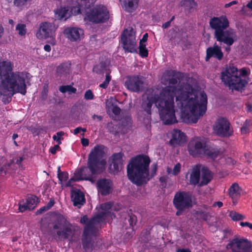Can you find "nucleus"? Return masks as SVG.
I'll use <instances>...</instances> for the list:
<instances>
[{
  "instance_id": "nucleus-1",
  "label": "nucleus",
  "mask_w": 252,
  "mask_h": 252,
  "mask_svg": "<svg viewBox=\"0 0 252 252\" xmlns=\"http://www.w3.org/2000/svg\"><path fill=\"white\" fill-rule=\"evenodd\" d=\"M180 101L182 109L181 118L186 123H196L203 116L207 110V96L201 92L200 97L192 86L185 83L175 86H167L162 89V98L158 104L159 116L163 123L171 125L178 122L174 109V97Z\"/></svg>"
},
{
  "instance_id": "nucleus-2",
  "label": "nucleus",
  "mask_w": 252,
  "mask_h": 252,
  "mask_svg": "<svg viewBox=\"0 0 252 252\" xmlns=\"http://www.w3.org/2000/svg\"><path fill=\"white\" fill-rule=\"evenodd\" d=\"M151 162L147 156L138 155L132 158L127 166V175L128 179L134 184L141 186L146 184L157 172L158 165L154 163L151 167V175L149 165Z\"/></svg>"
},
{
  "instance_id": "nucleus-3",
  "label": "nucleus",
  "mask_w": 252,
  "mask_h": 252,
  "mask_svg": "<svg viewBox=\"0 0 252 252\" xmlns=\"http://www.w3.org/2000/svg\"><path fill=\"white\" fill-rule=\"evenodd\" d=\"M105 147L101 144L95 145L89 154L87 165L83 166L74 173L75 181H92L93 177L100 174L104 169L105 160L103 159Z\"/></svg>"
},
{
  "instance_id": "nucleus-4",
  "label": "nucleus",
  "mask_w": 252,
  "mask_h": 252,
  "mask_svg": "<svg viewBox=\"0 0 252 252\" xmlns=\"http://www.w3.org/2000/svg\"><path fill=\"white\" fill-rule=\"evenodd\" d=\"M27 77L26 72L15 71L2 79L0 85V94L3 96L2 101L4 104L9 103L13 95L17 93L26 94Z\"/></svg>"
},
{
  "instance_id": "nucleus-5",
  "label": "nucleus",
  "mask_w": 252,
  "mask_h": 252,
  "mask_svg": "<svg viewBox=\"0 0 252 252\" xmlns=\"http://www.w3.org/2000/svg\"><path fill=\"white\" fill-rule=\"evenodd\" d=\"M209 25L215 31L214 36L217 41L228 46H231L236 40V35L232 30H226L229 22L226 16L214 17L210 19Z\"/></svg>"
},
{
  "instance_id": "nucleus-6",
  "label": "nucleus",
  "mask_w": 252,
  "mask_h": 252,
  "mask_svg": "<svg viewBox=\"0 0 252 252\" xmlns=\"http://www.w3.org/2000/svg\"><path fill=\"white\" fill-rule=\"evenodd\" d=\"M247 75V71L245 68L238 70L233 66H230L221 73V79L230 89L239 91L248 84V81L246 79Z\"/></svg>"
},
{
  "instance_id": "nucleus-7",
  "label": "nucleus",
  "mask_w": 252,
  "mask_h": 252,
  "mask_svg": "<svg viewBox=\"0 0 252 252\" xmlns=\"http://www.w3.org/2000/svg\"><path fill=\"white\" fill-rule=\"evenodd\" d=\"M173 204L177 210L176 215H182L186 209L193 206L192 193L189 191L181 190L176 192L173 199Z\"/></svg>"
},
{
  "instance_id": "nucleus-8",
  "label": "nucleus",
  "mask_w": 252,
  "mask_h": 252,
  "mask_svg": "<svg viewBox=\"0 0 252 252\" xmlns=\"http://www.w3.org/2000/svg\"><path fill=\"white\" fill-rule=\"evenodd\" d=\"M53 224V229L58 230L56 232L57 235L61 239L66 240L73 233L72 223L61 214L56 216Z\"/></svg>"
},
{
  "instance_id": "nucleus-9",
  "label": "nucleus",
  "mask_w": 252,
  "mask_h": 252,
  "mask_svg": "<svg viewBox=\"0 0 252 252\" xmlns=\"http://www.w3.org/2000/svg\"><path fill=\"white\" fill-rule=\"evenodd\" d=\"M88 20L94 24L106 22L109 19V12L107 8L102 4H97L87 13Z\"/></svg>"
},
{
  "instance_id": "nucleus-10",
  "label": "nucleus",
  "mask_w": 252,
  "mask_h": 252,
  "mask_svg": "<svg viewBox=\"0 0 252 252\" xmlns=\"http://www.w3.org/2000/svg\"><path fill=\"white\" fill-rule=\"evenodd\" d=\"M95 232V227L92 221L85 226L81 238L82 248L86 252H91L94 249L93 236Z\"/></svg>"
},
{
  "instance_id": "nucleus-11",
  "label": "nucleus",
  "mask_w": 252,
  "mask_h": 252,
  "mask_svg": "<svg viewBox=\"0 0 252 252\" xmlns=\"http://www.w3.org/2000/svg\"><path fill=\"white\" fill-rule=\"evenodd\" d=\"M213 129L216 135L222 138L229 137L233 133L229 121L224 117H220L216 120Z\"/></svg>"
},
{
  "instance_id": "nucleus-12",
  "label": "nucleus",
  "mask_w": 252,
  "mask_h": 252,
  "mask_svg": "<svg viewBox=\"0 0 252 252\" xmlns=\"http://www.w3.org/2000/svg\"><path fill=\"white\" fill-rule=\"evenodd\" d=\"M226 249L231 252H252V243L247 239L235 238L229 241Z\"/></svg>"
},
{
  "instance_id": "nucleus-13",
  "label": "nucleus",
  "mask_w": 252,
  "mask_h": 252,
  "mask_svg": "<svg viewBox=\"0 0 252 252\" xmlns=\"http://www.w3.org/2000/svg\"><path fill=\"white\" fill-rule=\"evenodd\" d=\"M121 43L126 52L137 53L136 38L133 30H125L121 34Z\"/></svg>"
},
{
  "instance_id": "nucleus-14",
  "label": "nucleus",
  "mask_w": 252,
  "mask_h": 252,
  "mask_svg": "<svg viewBox=\"0 0 252 252\" xmlns=\"http://www.w3.org/2000/svg\"><path fill=\"white\" fill-rule=\"evenodd\" d=\"M125 87L133 92H142L144 91V78L140 75H132L126 78L125 83Z\"/></svg>"
},
{
  "instance_id": "nucleus-15",
  "label": "nucleus",
  "mask_w": 252,
  "mask_h": 252,
  "mask_svg": "<svg viewBox=\"0 0 252 252\" xmlns=\"http://www.w3.org/2000/svg\"><path fill=\"white\" fill-rule=\"evenodd\" d=\"M56 30L55 25L49 22H42L36 32V37L38 39L47 38L55 35Z\"/></svg>"
},
{
  "instance_id": "nucleus-16",
  "label": "nucleus",
  "mask_w": 252,
  "mask_h": 252,
  "mask_svg": "<svg viewBox=\"0 0 252 252\" xmlns=\"http://www.w3.org/2000/svg\"><path fill=\"white\" fill-rule=\"evenodd\" d=\"M162 90L159 93V94L148 95L146 99L143 100L141 107L148 114H151V108L154 103H155L158 108V104L159 101L164 98L165 96H162Z\"/></svg>"
},
{
  "instance_id": "nucleus-17",
  "label": "nucleus",
  "mask_w": 252,
  "mask_h": 252,
  "mask_svg": "<svg viewBox=\"0 0 252 252\" xmlns=\"http://www.w3.org/2000/svg\"><path fill=\"white\" fill-rule=\"evenodd\" d=\"M96 186L98 192L103 196L109 194L113 190V183L109 179H99L96 182Z\"/></svg>"
},
{
  "instance_id": "nucleus-18",
  "label": "nucleus",
  "mask_w": 252,
  "mask_h": 252,
  "mask_svg": "<svg viewBox=\"0 0 252 252\" xmlns=\"http://www.w3.org/2000/svg\"><path fill=\"white\" fill-rule=\"evenodd\" d=\"M204 144L200 141L191 140L188 144V149L190 155L193 157L203 155Z\"/></svg>"
},
{
  "instance_id": "nucleus-19",
  "label": "nucleus",
  "mask_w": 252,
  "mask_h": 252,
  "mask_svg": "<svg viewBox=\"0 0 252 252\" xmlns=\"http://www.w3.org/2000/svg\"><path fill=\"white\" fill-rule=\"evenodd\" d=\"M223 57V54L221 47L215 43L213 46H210L206 49L205 61L208 62L211 58H214L219 61H221Z\"/></svg>"
},
{
  "instance_id": "nucleus-20",
  "label": "nucleus",
  "mask_w": 252,
  "mask_h": 252,
  "mask_svg": "<svg viewBox=\"0 0 252 252\" xmlns=\"http://www.w3.org/2000/svg\"><path fill=\"white\" fill-rule=\"evenodd\" d=\"M71 200L74 206L80 208L86 203V199L84 193L78 189H72L71 190Z\"/></svg>"
},
{
  "instance_id": "nucleus-21",
  "label": "nucleus",
  "mask_w": 252,
  "mask_h": 252,
  "mask_svg": "<svg viewBox=\"0 0 252 252\" xmlns=\"http://www.w3.org/2000/svg\"><path fill=\"white\" fill-rule=\"evenodd\" d=\"M63 33L71 41H76L84 34V31L78 28L68 27L64 30Z\"/></svg>"
},
{
  "instance_id": "nucleus-22",
  "label": "nucleus",
  "mask_w": 252,
  "mask_h": 252,
  "mask_svg": "<svg viewBox=\"0 0 252 252\" xmlns=\"http://www.w3.org/2000/svg\"><path fill=\"white\" fill-rule=\"evenodd\" d=\"M186 135L180 130L174 129L172 132V138L169 141L171 145H181L186 141Z\"/></svg>"
},
{
  "instance_id": "nucleus-23",
  "label": "nucleus",
  "mask_w": 252,
  "mask_h": 252,
  "mask_svg": "<svg viewBox=\"0 0 252 252\" xmlns=\"http://www.w3.org/2000/svg\"><path fill=\"white\" fill-rule=\"evenodd\" d=\"M201 165L196 164L192 167L189 176V184L194 186L198 185L200 182Z\"/></svg>"
},
{
  "instance_id": "nucleus-24",
  "label": "nucleus",
  "mask_w": 252,
  "mask_h": 252,
  "mask_svg": "<svg viewBox=\"0 0 252 252\" xmlns=\"http://www.w3.org/2000/svg\"><path fill=\"white\" fill-rule=\"evenodd\" d=\"M124 157V154L122 152L114 153L111 156L110 160H111L114 172H118L122 168Z\"/></svg>"
},
{
  "instance_id": "nucleus-25",
  "label": "nucleus",
  "mask_w": 252,
  "mask_h": 252,
  "mask_svg": "<svg viewBox=\"0 0 252 252\" xmlns=\"http://www.w3.org/2000/svg\"><path fill=\"white\" fill-rule=\"evenodd\" d=\"M201 175L199 186L202 187L208 185L213 179V173L209 168L205 166H201Z\"/></svg>"
},
{
  "instance_id": "nucleus-26",
  "label": "nucleus",
  "mask_w": 252,
  "mask_h": 252,
  "mask_svg": "<svg viewBox=\"0 0 252 252\" xmlns=\"http://www.w3.org/2000/svg\"><path fill=\"white\" fill-rule=\"evenodd\" d=\"M220 154V150L217 146L204 144V151L202 155L208 158L215 160Z\"/></svg>"
},
{
  "instance_id": "nucleus-27",
  "label": "nucleus",
  "mask_w": 252,
  "mask_h": 252,
  "mask_svg": "<svg viewBox=\"0 0 252 252\" xmlns=\"http://www.w3.org/2000/svg\"><path fill=\"white\" fill-rule=\"evenodd\" d=\"M241 191L239 185L234 183L230 186L228 189V193L229 196L231 197L232 200V203L233 205H235L241 196Z\"/></svg>"
},
{
  "instance_id": "nucleus-28",
  "label": "nucleus",
  "mask_w": 252,
  "mask_h": 252,
  "mask_svg": "<svg viewBox=\"0 0 252 252\" xmlns=\"http://www.w3.org/2000/svg\"><path fill=\"white\" fill-rule=\"evenodd\" d=\"M13 64L10 61L0 62V79H4L12 72Z\"/></svg>"
},
{
  "instance_id": "nucleus-29",
  "label": "nucleus",
  "mask_w": 252,
  "mask_h": 252,
  "mask_svg": "<svg viewBox=\"0 0 252 252\" xmlns=\"http://www.w3.org/2000/svg\"><path fill=\"white\" fill-rule=\"evenodd\" d=\"M112 207V204L110 202H106L100 205V209L101 211L96 216V218L98 220V222L101 221L102 219L107 217L111 214L110 210L111 209Z\"/></svg>"
},
{
  "instance_id": "nucleus-30",
  "label": "nucleus",
  "mask_w": 252,
  "mask_h": 252,
  "mask_svg": "<svg viewBox=\"0 0 252 252\" xmlns=\"http://www.w3.org/2000/svg\"><path fill=\"white\" fill-rule=\"evenodd\" d=\"M71 64L67 63H61L57 67L56 75L60 78H66L69 74Z\"/></svg>"
},
{
  "instance_id": "nucleus-31",
  "label": "nucleus",
  "mask_w": 252,
  "mask_h": 252,
  "mask_svg": "<svg viewBox=\"0 0 252 252\" xmlns=\"http://www.w3.org/2000/svg\"><path fill=\"white\" fill-rule=\"evenodd\" d=\"M122 6L128 12H131L135 9L139 0H120Z\"/></svg>"
},
{
  "instance_id": "nucleus-32",
  "label": "nucleus",
  "mask_w": 252,
  "mask_h": 252,
  "mask_svg": "<svg viewBox=\"0 0 252 252\" xmlns=\"http://www.w3.org/2000/svg\"><path fill=\"white\" fill-rule=\"evenodd\" d=\"M180 3L182 6L185 7L189 12L194 11L197 6L194 0H183L180 2Z\"/></svg>"
},
{
  "instance_id": "nucleus-33",
  "label": "nucleus",
  "mask_w": 252,
  "mask_h": 252,
  "mask_svg": "<svg viewBox=\"0 0 252 252\" xmlns=\"http://www.w3.org/2000/svg\"><path fill=\"white\" fill-rule=\"evenodd\" d=\"M77 13H81L82 11L89 8L91 6L90 0H77Z\"/></svg>"
},
{
  "instance_id": "nucleus-34",
  "label": "nucleus",
  "mask_w": 252,
  "mask_h": 252,
  "mask_svg": "<svg viewBox=\"0 0 252 252\" xmlns=\"http://www.w3.org/2000/svg\"><path fill=\"white\" fill-rule=\"evenodd\" d=\"M252 131V120L247 119L241 128V132L242 134H246Z\"/></svg>"
},
{
  "instance_id": "nucleus-35",
  "label": "nucleus",
  "mask_w": 252,
  "mask_h": 252,
  "mask_svg": "<svg viewBox=\"0 0 252 252\" xmlns=\"http://www.w3.org/2000/svg\"><path fill=\"white\" fill-rule=\"evenodd\" d=\"M38 198L35 195H31L28 196L26 200V202L28 205L30 210H33L37 205Z\"/></svg>"
},
{
  "instance_id": "nucleus-36",
  "label": "nucleus",
  "mask_w": 252,
  "mask_h": 252,
  "mask_svg": "<svg viewBox=\"0 0 252 252\" xmlns=\"http://www.w3.org/2000/svg\"><path fill=\"white\" fill-rule=\"evenodd\" d=\"M32 0H6L8 2H13L14 5L22 9L26 6L28 3L30 2Z\"/></svg>"
},
{
  "instance_id": "nucleus-37",
  "label": "nucleus",
  "mask_w": 252,
  "mask_h": 252,
  "mask_svg": "<svg viewBox=\"0 0 252 252\" xmlns=\"http://www.w3.org/2000/svg\"><path fill=\"white\" fill-rule=\"evenodd\" d=\"M228 216L233 221H239L244 220L246 217L244 215L241 214L235 211H231L229 212Z\"/></svg>"
},
{
  "instance_id": "nucleus-38",
  "label": "nucleus",
  "mask_w": 252,
  "mask_h": 252,
  "mask_svg": "<svg viewBox=\"0 0 252 252\" xmlns=\"http://www.w3.org/2000/svg\"><path fill=\"white\" fill-rule=\"evenodd\" d=\"M59 91L62 93H65L66 92L69 94H74L76 92V89L73 87L71 85H62L59 87Z\"/></svg>"
},
{
  "instance_id": "nucleus-39",
  "label": "nucleus",
  "mask_w": 252,
  "mask_h": 252,
  "mask_svg": "<svg viewBox=\"0 0 252 252\" xmlns=\"http://www.w3.org/2000/svg\"><path fill=\"white\" fill-rule=\"evenodd\" d=\"M182 73L180 72H175L169 78V83L171 85H176L180 81Z\"/></svg>"
},
{
  "instance_id": "nucleus-40",
  "label": "nucleus",
  "mask_w": 252,
  "mask_h": 252,
  "mask_svg": "<svg viewBox=\"0 0 252 252\" xmlns=\"http://www.w3.org/2000/svg\"><path fill=\"white\" fill-rule=\"evenodd\" d=\"M195 215L198 218L204 221L208 220L210 217V215L208 212L203 210H198L196 211Z\"/></svg>"
},
{
  "instance_id": "nucleus-41",
  "label": "nucleus",
  "mask_w": 252,
  "mask_h": 252,
  "mask_svg": "<svg viewBox=\"0 0 252 252\" xmlns=\"http://www.w3.org/2000/svg\"><path fill=\"white\" fill-rule=\"evenodd\" d=\"M16 30L18 31V34L21 36L25 35L26 33V26L24 24H18L16 27Z\"/></svg>"
},
{
  "instance_id": "nucleus-42",
  "label": "nucleus",
  "mask_w": 252,
  "mask_h": 252,
  "mask_svg": "<svg viewBox=\"0 0 252 252\" xmlns=\"http://www.w3.org/2000/svg\"><path fill=\"white\" fill-rule=\"evenodd\" d=\"M95 220H97L96 218V217L91 219L90 220H89L87 216L85 215L81 218L80 222L82 224H85V226H87V224L89 223L90 222L92 221L93 225H94Z\"/></svg>"
},
{
  "instance_id": "nucleus-43",
  "label": "nucleus",
  "mask_w": 252,
  "mask_h": 252,
  "mask_svg": "<svg viewBox=\"0 0 252 252\" xmlns=\"http://www.w3.org/2000/svg\"><path fill=\"white\" fill-rule=\"evenodd\" d=\"M111 80V76L109 73H107L106 75L104 81L99 85V87L103 89H106Z\"/></svg>"
},
{
  "instance_id": "nucleus-44",
  "label": "nucleus",
  "mask_w": 252,
  "mask_h": 252,
  "mask_svg": "<svg viewBox=\"0 0 252 252\" xmlns=\"http://www.w3.org/2000/svg\"><path fill=\"white\" fill-rule=\"evenodd\" d=\"M19 211L21 212H24L27 210H30V208L26 202V200H23L19 203Z\"/></svg>"
},
{
  "instance_id": "nucleus-45",
  "label": "nucleus",
  "mask_w": 252,
  "mask_h": 252,
  "mask_svg": "<svg viewBox=\"0 0 252 252\" xmlns=\"http://www.w3.org/2000/svg\"><path fill=\"white\" fill-rule=\"evenodd\" d=\"M58 178L61 183L63 181H66L68 178V174L66 172L58 173Z\"/></svg>"
},
{
  "instance_id": "nucleus-46",
  "label": "nucleus",
  "mask_w": 252,
  "mask_h": 252,
  "mask_svg": "<svg viewBox=\"0 0 252 252\" xmlns=\"http://www.w3.org/2000/svg\"><path fill=\"white\" fill-rule=\"evenodd\" d=\"M48 87L47 85H44L42 89L41 95V99L42 100H45L47 99L48 96Z\"/></svg>"
},
{
  "instance_id": "nucleus-47",
  "label": "nucleus",
  "mask_w": 252,
  "mask_h": 252,
  "mask_svg": "<svg viewBox=\"0 0 252 252\" xmlns=\"http://www.w3.org/2000/svg\"><path fill=\"white\" fill-rule=\"evenodd\" d=\"M67 12L68 10L66 9L65 8H62L61 10H60L59 12V16L60 17V19L61 20L63 19V18H65V20Z\"/></svg>"
},
{
  "instance_id": "nucleus-48",
  "label": "nucleus",
  "mask_w": 252,
  "mask_h": 252,
  "mask_svg": "<svg viewBox=\"0 0 252 252\" xmlns=\"http://www.w3.org/2000/svg\"><path fill=\"white\" fill-rule=\"evenodd\" d=\"M85 99L87 100H92L94 98V95L91 90H88L85 93Z\"/></svg>"
},
{
  "instance_id": "nucleus-49",
  "label": "nucleus",
  "mask_w": 252,
  "mask_h": 252,
  "mask_svg": "<svg viewBox=\"0 0 252 252\" xmlns=\"http://www.w3.org/2000/svg\"><path fill=\"white\" fill-rule=\"evenodd\" d=\"M137 221V217L134 215L131 214L129 215V219H128V222L129 225L131 226L135 225Z\"/></svg>"
},
{
  "instance_id": "nucleus-50",
  "label": "nucleus",
  "mask_w": 252,
  "mask_h": 252,
  "mask_svg": "<svg viewBox=\"0 0 252 252\" xmlns=\"http://www.w3.org/2000/svg\"><path fill=\"white\" fill-rule=\"evenodd\" d=\"M181 165L180 163H177L175 164L173 170V174L174 175H177L181 171Z\"/></svg>"
},
{
  "instance_id": "nucleus-51",
  "label": "nucleus",
  "mask_w": 252,
  "mask_h": 252,
  "mask_svg": "<svg viewBox=\"0 0 252 252\" xmlns=\"http://www.w3.org/2000/svg\"><path fill=\"white\" fill-rule=\"evenodd\" d=\"M139 54L142 58H146L148 56V50L147 48L139 49Z\"/></svg>"
},
{
  "instance_id": "nucleus-52",
  "label": "nucleus",
  "mask_w": 252,
  "mask_h": 252,
  "mask_svg": "<svg viewBox=\"0 0 252 252\" xmlns=\"http://www.w3.org/2000/svg\"><path fill=\"white\" fill-rule=\"evenodd\" d=\"M60 150L61 147L58 145H55L53 147H51L49 149L50 152L53 155H55L57 151Z\"/></svg>"
},
{
  "instance_id": "nucleus-53",
  "label": "nucleus",
  "mask_w": 252,
  "mask_h": 252,
  "mask_svg": "<svg viewBox=\"0 0 252 252\" xmlns=\"http://www.w3.org/2000/svg\"><path fill=\"white\" fill-rule=\"evenodd\" d=\"M121 111V109L117 105L113 106V108L112 109V111L113 113L116 116H118L120 114Z\"/></svg>"
},
{
  "instance_id": "nucleus-54",
  "label": "nucleus",
  "mask_w": 252,
  "mask_h": 252,
  "mask_svg": "<svg viewBox=\"0 0 252 252\" xmlns=\"http://www.w3.org/2000/svg\"><path fill=\"white\" fill-rule=\"evenodd\" d=\"M48 210L47 209V208L45 206H43V207H41L39 209L37 210V211L36 212V215H40V214L46 212Z\"/></svg>"
},
{
  "instance_id": "nucleus-55",
  "label": "nucleus",
  "mask_w": 252,
  "mask_h": 252,
  "mask_svg": "<svg viewBox=\"0 0 252 252\" xmlns=\"http://www.w3.org/2000/svg\"><path fill=\"white\" fill-rule=\"evenodd\" d=\"M240 225L242 227L247 226L249 227L251 229H252V223L249 222H241Z\"/></svg>"
},
{
  "instance_id": "nucleus-56",
  "label": "nucleus",
  "mask_w": 252,
  "mask_h": 252,
  "mask_svg": "<svg viewBox=\"0 0 252 252\" xmlns=\"http://www.w3.org/2000/svg\"><path fill=\"white\" fill-rule=\"evenodd\" d=\"M55 201L54 199H50L47 204L45 206L47 209L49 210L54 205Z\"/></svg>"
},
{
  "instance_id": "nucleus-57",
  "label": "nucleus",
  "mask_w": 252,
  "mask_h": 252,
  "mask_svg": "<svg viewBox=\"0 0 252 252\" xmlns=\"http://www.w3.org/2000/svg\"><path fill=\"white\" fill-rule=\"evenodd\" d=\"M238 3L237 0H233L228 3H226L224 5L225 8H228L233 5L237 4Z\"/></svg>"
},
{
  "instance_id": "nucleus-58",
  "label": "nucleus",
  "mask_w": 252,
  "mask_h": 252,
  "mask_svg": "<svg viewBox=\"0 0 252 252\" xmlns=\"http://www.w3.org/2000/svg\"><path fill=\"white\" fill-rule=\"evenodd\" d=\"M81 143L83 146L86 147L88 146L89 144V141L87 138H82L81 139Z\"/></svg>"
},
{
  "instance_id": "nucleus-59",
  "label": "nucleus",
  "mask_w": 252,
  "mask_h": 252,
  "mask_svg": "<svg viewBox=\"0 0 252 252\" xmlns=\"http://www.w3.org/2000/svg\"><path fill=\"white\" fill-rule=\"evenodd\" d=\"M223 206V203L221 201L215 202L213 204V206H218L219 208H221Z\"/></svg>"
},
{
  "instance_id": "nucleus-60",
  "label": "nucleus",
  "mask_w": 252,
  "mask_h": 252,
  "mask_svg": "<svg viewBox=\"0 0 252 252\" xmlns=\"http://www.w3.org/2000/svg\"><path fill=\"white\" fill-rule=\"evenodd\" d=\"M148 33H145L143 35L142 38L140 40V41L142 42H146L148 40Z\"/></svg>"
},
{
  "instance_id": "nucleus-61",
  "label": "nucleus",
  "mask_w": 252,
  "mask_h": 252,
  "mask_svg": "<svg viewBox=\"0 0 252 252\" xmlns=\"http://www.w3.org/2000/svg\"><path fill=\"white\" fill-rule=\"evenodd\" d=\"M64 134V132L63 131H61L56 133V136H57V138H60V139H63L62 137Z\"/></svg>"
},
{
  "instance_id": "nucleus-62",
  "label": "nucleus",
  "mask_w": 252,
  "mask_h": 252,
  "mask_svg": "<svg viewBox=\"0 0 252 252\" xmlns=\"http://www.w3.org/2000/svg\"><path fill=\"white\" fill-rule=\"evenodd\" d=\"M159 181L161 183L162 186H163V184H165L164 185V187H165V186H166V178L165 177H164V176L160 177Z\"/></svg>"
},
{
  "instance_id": "nucleus-63",
  "label": "nucleus",
  "mask_w": 252,
  "mask_h": 252,
  "mask_svg": "<svg viewBox=\"0 0 252 252\" xmlns=\"http://www.w3.org/2000/svg\"><path fill=\"white\" fill-rule=\"evenodd\" d=\"M170 25H171L170 21H167L162 24V28L163 29H167L170 26Z\"/></svg>"
},
{
  "instance_id": "nucleus-64",
  "label": "nucleus",
  "mask_w": 252,
  "mask_h": 252,
  "mask_svg": "<svg viewBox=\"0 0 252 252\" xmlns=\"http://www.w3.org/2000/svg\"><path fill=\"white\" fill-rule=\"evenodd\" d=\"M177 252H191L188 249H179L177 250Z\"/></svg>"
}]
</instances>
